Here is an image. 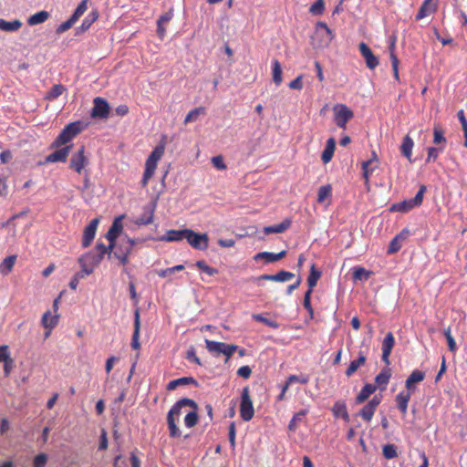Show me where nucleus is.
<instances>
[{
    "instance_id": "obj_1",
    "label": "nucleus",
    "mask_w": 467,
    "mask_h": 467,
    "mask_svg": "<svg viewBox=\"0 0 467 467\" xmlns=\"http://www.w3.org/2000/svg\"><path fill=\"white\" fill-rule=\"evenodd\" d=\"M109 250L102 243H97L92 251L86 253L78 258L80 267L86 273H93L96 266H98L106 254L109 255Z\"/></svg>"
},
{
    "instance_id": "obj_2",
    "label": "nucleus",
    "mask_w": 467,
    "mask_h": 467,
    "mask_svg": "<svg viewBox=\"0 0 467 467\" xmlns=\"http://www.w3.org/2000/svg\"><path fill=\"white\" fill-rule=\"evenodd\" d=\"M135 241L129 236L122 237L111 252V256L119 261V264L125 265L129 263V255L131 253Z\"/></svg>"
},
{
    "instance_id": "obj_3",
    "label": "nucleus",
    "mask_w": 467,
    "mask_h": 467,
    "mask_svg": "<svg viewBox=\"0 0 467 467\" xmlns=\"http://www.w3.org/2000/svg\"><path fill=\"white\" fill-rule=\"evenodd\" d=\"M81 131L80 122H72L67 124L56 138L52 147H60L69 142L76 135Z\"/></svg>"
},
{
    "instance_id": "obj_4",
    "label": "nucleus",
    "mask_w": 467,
    "mask_h": 467,
    "mask_svg": "<svg viewBox=\"0 0 467 467\" xmlns=\"http://www.w3.org/2000/svg\"><path fill=\"white\" fill-rule=\"evenodd\" d=\"M254 415V410L252 399L250 397V390L248 387H244L241 393L240 401V417L244 421H249Z\"/></svg>"
},
{
    "instance_id": "obj_5",
    "label": "nucleus",
    "mask_w": 467,
    "mask_h": 467,
    "mask_svg": "<svg viewBox=\"0 0 467 467\" xmlns=\"http://www.w3.org/2000/svg\"><path fill=\"white\" fill-rule=\"evenodd\" d=\"M334 120L337 126L346 130L347 123L354 117L353 111L345 104H337L333 108Z\"/></svg>"
},
{
    "instance_id": "obj_6",
    "label": "nucleus",
    "mask_w": 467,
    "mask_h": 467,
    "mask_svg": "<svg viewBox=\"0 0 467 467\" xmlns=\"http://www.w3.org/2000/svg\"><path fill=\"white\" fill-rule=\"evenodd\" d=\"M124 217H125L124 214L116 217L106 234V238L109 242V244L108 246H106V248L108 250H109V259L111 258V252H112L113 248L116 246L117 238L122 232V229H123L122 219Z\"/></svg>"
},
{
    "instance_id": "obj_7",
    "label": "nucleus",
    "mask_w": 467,
    "mask_h": 467,
    "mask_svg": "<svg viewBox=\"0 0 467 467\" xmlns=\"http://www.w3.org/2000/svg\"><path fill=\"white\" fill-rule=\"evenodd\" d=\"M185 239L196 250L205 251L208 249L209 237L207 234H198L192 229H187Z\"/></svg>"
},
{
    "instance_id": "obj_8",
    "label": "nucleus",
    "mask_w": 467,
    "mask_h": 467,
    "mask_svg": "<svg viewBox=\"0 0 467 467\" xmlns=\"http://www.w3.org/2000/svg\"><path fill=\"white\" fill-rule=\"evenodd\" d=\"M109 115V105L108 101L100 97H97L93 100V108L91 117L94 119H108Z\"/></svg>"
},
{
    "instance_id": "obj_9",
    "label": "nucleus",
    "mask_w": 467,
    "mask_h": 467,
    "mask_svg": "<svg viewBox=\"0 0 467 467\" xmlns=\"http://www.w3.org/2000/svg\"><path fill=\"white\" fill-rule=\"evenodd\" d=\"M164 143H160L154 148V150L151 151V153L146 160L145 171L151 172L154 174L155 170L157 168V163L164 154Z\"/></svg>"
},
{
    "instance_id": "obj_10",
    "label": "nucleus",
    "mask_w": 467,
    "mask_h": 467,
    "mask_svg": "<svg viewBox=\"0 0 467 467\" xmlns=\"http://www.w3.org/2000/svg\"><path fill=\"white\" fill-rule=\"evenodd\" d=\"M88 164V159L85 156V146L82 145L75 152L69 161V168L78 173H81L83 169Z\"/></svg>"
},
{
    "instance_id": "obj_11",
    "label": "nucleus",
    "mask_w": 467,
    "mask_h": 467,
    "mask_svg": "<svg viewBox=\"0 0 467 467\" xmlns=\"http://www.w3.org/2000/svg\"><path fill=\"white\" fill-rule=\"evenodd\" d=\"M358 50L368 68L373 70L379 66V60L378 57L374 55L372 49L365 42L358 44Z\"/></svg>"
},
{
    "instance_id": "obj_12",
    "label": "nucleus",
    "mask_w": 467,
    "mask_h": 467,
    "mask_svg": "<svg viewBox=\"0 0 467 467\" xmlns=\"http://www.w3.org/2000/svg\"><path fill=\"white\" fill-rule=\"evenodd\" d=\"M381 399L378 396H374L360 410L359 416L366 421H370L374 416V413L379 405Z\"/></svg>"
},
{
    "instance_id": "obj_13",
    "label": "nucleus",
    "mask_w": 467,
    "mask_h": 467,
    "mask_svg": "<svg viewBox=\"0 0 467 467\" xmlns=\"http://www.w3.org/2000/svg\"><path fill=\"white\" fill-rule=\"evenodd\" d=\"M395 345V337L391 332L387 333L386 337H384L382 341V356L381 359L382 361L387 365L389 366V356L391 354L392 348Z\"/></svg>"
},
{
    "instance_id": "obj_14",
    "label": "nucleus",
    "mask_w": 467,
    "mask_h": 467,
    "mask_svg": "<svg viewBox=\"0 0 467 467\" xmlns=\"http://www.w3.org/2000/svg\"><path fill=\"white\" fill-rule=\"evenodd\" d=\"M155 207V202L143 206V213L135 219L134 223L138 226L148 225L151 223L153 221Z\"/></svg>"
},
{
    "instance_id": "obj_15",
    "label": "nucleus",
    "mask_w": 467,
    "mask_h": 467,
    "mask_svg": "<svg viewBox=\"0 0 467 467\" xmlns=\"http://www.w3.org/2000/svg\"><path fill=\"white\" fill-rule=\"evenodd\" d=\"M99 223V218H94L90 221V223L85 227L83 239H82V246L88 247L95 237L97 228Z\"/></svg>"
},
{
    "instance_id": "obj_16",
    "label": "nucleus",
    "mask_w": 467,
    "mask_h": 467,
    "mask_svg": "<svg viewBox=\"0 0 467 467\" xmlns=\"http://www.w3.org/2000/svg\"><path fill=\"white\" fill-rule=\"evenodd\" d=\"M413 392L410 390L400 391L395 398L397 408L403 417L407 415L408 404Z\"/></svg>"
},
{
    "instance_id": "obj_17",
    "label": "nucleus",
    "mask_w": 467,
    "mask_h": 467,
    "mask_svg": "<svg viewBox=\"0 0 467 467\" xmlns=\"http://www.w3.org/2000/svg\"><path fill=\"white\" fill-rule=\"evenodd\" d=\"M72 145H67L46 157V162L53 163V162H65L69 154L70 149Z\"/></svg>"
},
{
    "instance_id": "obj_18",
    "label": "nucleus",
    "mask_w": 467,
    "mask_h": 467,
    "mask_svg": "<svg viewBox=\"0 0 467 467\" xmlns=\"http://www.w3.org/2000/svg\"><path fill=\"white\" fill-rule=\"evenodd\" d=\"M425 379V373L419 369H414L405 381V388L407 390L415 392L417 387L416 383L421 382Z\"/></svg>"
},
{
    "instance_id": "obj_19",
    "label": "nucleus",
    "mask_w": 467,
    "mask_h": 467,
    "mask_svg": "<svg viewBox=\"0 0 467 467\" xmlns=\"http://www.w3.org/2000/svg\"><path fill=\"white\" fill-rule=\"evenodd\" d=\"M437 5L435 0H424L416 15V20H421L424 17L435 13Z\"/></svg>"
},
{
    "instance_id": "obj_20",
    "label": "nucleus",
    "mask_w": 467,
    "mask_h": 467,
    "mask_svg": "<svg viewBox=\"0 0 467 467\" xmlns=\"http://www.w3.org/2000/svg\"><path fill=\"white\" fill-rule=\"evenodd\" d=\"M187 229L182 230H168L164 235L157 238L161 242H179L185 239Z\"/></svg>"
},
{
    "instance_id": "obj_21",
    "label": "nucleus",
    "mask_w": 467,
    "mask_h": 467,
    "mask_svg": "<svg viewBox=\"0 0 467 467\" xmlns=\"http://www.w3.org/2000/svg\"><path fill=\"white\" fill-rule=\"evenodd\" d=\"M177 421H179V420H177V412L171 409L167 415V423L169 433L171 438L181 437L182 435V431L177 427Z\"/></svg>"
},
{
    "instance_id": "obj_22",
    "label": "nucleus",
    "mask_w": 467,
    "mask_h": 467,
    "mask_svg": "<svg viewBox=\"0 0 467 467\" xmlns=\"http://www.w3.org/2000/svg\"><path fill=\"white\" fill-rule=\"evenodd\" d=\"M285 255H286L285 250H283L277 254L271 253V252H260V253H257L254 256V260L259 261V260L265 259V264H270V263H274V262H276V261L284 258Z\"/></svg>"
},
{
    "instance_id": "obj_23",
    "label": "nucleus",
    "mask_w": 467,
    "mask_h": 467,
    "mask_svg": "<svg viewBox=\"0 0 467 467\" xmlns=\"http://www.w3.org/2000/svg\"><path fill=\"white\" fill-rule=\"evenodd\" d=\"M391 378V369L389 366L386 365L385 368L381 369V371L376 376L375 382L377 384V388L380 390H385L389 381Z\"/></svg>"
},
{
    "instance_id": "obj_24",
    "label": "nucleus",
    "mask_w": 467,
    "mask_h": 467,
    "mask_svg": "<svg viewBox=\"0 0 467 467\" xmlns=\"http://www.w3.org/2000/svg\"><path fill=\"white\" fill-rule=\"evenodd\" d=\"M292 224V220L289 218L285 219L278 224L275 225H269L264 227L263 231L265 234H281L286 231L288 228H290Z\"/></svg>"
},
{
    "instance_id": "obj_25",
    "label": "nucleus",
    "mask_w": 467,
    "mask_h": 467,
    "mask_svg": "<svg viewBox=\"0 0 467 467\" xmlns=\"http://www.w3.org/2000/svg\"><path fill=\"white\" fill-rule=\"evenodd\" d=\"M367 358L362 351L358 352V358L350 361L348 368L346 369V376L348 378L351 377L360 367L364 366L366 363Z\"/></svg>"
},
{
    "instance_id": "obj_26",
    "label": "nucleus",
    "mask_w": 467,
    "mask_h": 467,
    "mask_svg": "<svg viewBox=\"0 0 467 467\" xmlns=\"http://www.w3.org/2000/svg\"><path fill=\"white\" fill-rule=\"evenodd\" d=\"M335 149H336V140L334 138H329L327 140L325 150H323V152L321 154V160L325 164L328 163L332 160V158L334 156Z\"/></svg>"
},
{
    "instance_id": "obj_27",
    "label": "nucleus",
    "mask_w": 467,
    "mask_h": 467,
    "mask_svg": "<svg viewBox=\"0 0 467 467\" xmlns=\"http://www.w3.org/2000/svg\"><path fill=\"white\" fill-rule=\"evenodd\" d=\"M140 312L139 310L137 309L134 313V330H133V334H132V338H131V348L133 349H139L140 345V341H139V338H140Z\"/></svg>"
},
{
    "instance_id": "obj_28",
    "label": "nucleus",
    "mask_w": 467,
    "mask_h": 467,
    "mask_svg": "<svg viewBox=\"0 0 467 467\" xmlns=\"http://www.w3.org/2000/svg\"><path fill=\"white\" fill-rule=\"evenodd\" d=\"M188 384H192L195 387H198V385H199L197 380L194 378L182 377V378H179V379L170 381L167 385V389L171 391V390H174L179 386H184V385H188Z\"/></svg>"
},
{
    "instance_id": "obj_29",
    "label": "nucleus",
    "mask_w": 467,
    "mask_h": 467,
    "mask_svg": "<svg viewBox=\"0 0 467 467\" xmlns=\"http://www.w3.org/2000/svg\"><path fill=\"white\" fill-rule=\"evenodd\" d=\"M414 147V141L410 137V135H406L401 142L400 145V152L401 154L408 159L411 162V156H412V149Z\"/></svg>"
},
{
    "instance_id": "obj_30",
    "label": "nucleus",
    "mask_w": 467,
    "mask_h": 467,
    "mask_svg": "<svg viewBox=\"0 0 467 467\" xmlns=\"http://www.w3.org/2000/svg\"><path fill=\"white\" fill-rule=\"evenodd\" d=\"M184 406H189L193 409V410H197L198 405L197 403L191 399L183 398L178 400L171 409L177 412V420H180L181 410Z\"/></svg>"
},
{
    "instance_id": "obj_31",
    "label": "nucleus",
    "mask_w": 467,
    "mask_h": 467,
    "mask_svg": "<svg viewBox=\"0 0 467 467\" xmlns=\"http://www.w3.org/2000/svg\"><path fill=\"white\" fill-rule=\"evenodd\" d=\"M205 345L207 350L213 356V357H219L223 354L224 351V343L223 342H218L213 341L210 339H205Z\"/></svg>"
},
{
    "instance_id": "obj_32",
    "label": "nucleus",
    "mask_w": 467,
    "mask_h": 467,
    "mask_svg": "<svg viewBox=\"0 0 467 467\" xmlns=\"http://www.w3.org/2000/svg\"><path fill=\"white\" fill-rule=\"evenodd\" d=\"M377 389V386L367 383L363 386L360 392L358 394L356 398V402L358 404L363 403L372 393H374Z\"/></svg>"
},
{
    "instance_id": "obj_33",
    "label": "nucleus",
    "mask_w": 467,
    "mask_h": 467,
    "mask_svg": "<svg viewBox=\"0 0 467 467\" xmlns=\"http://www.w3.org/2000/svg\"><path fill=\"white\" fill-rule=\"evenodd\" d=\"M354 281L366 282L373 275L372 271L367 270L361 266H355L352 268Z\"/></svg>"
},
{
    "instance_id": "obj_34",
    "label": "nucleus",
    "mask_w": 467,
    "mask_h": 467,
    "mask_svg": "<svg viewBox=\"0 0 467 467\" xmlns=\"http://www.w3.org/2000/svg\"><path fill=\"white\" fill-rule=\"evenodd\" d=\"M58 323V316L51 315L50 311L44 313L41 324L46 329L52 330Z\"/></svg>"
},
{
    "instance_id": "obj_35",
    "label": "nucleus",
    "mask_w": 467,
    "mask_h": 467,
    "mask_svg": "<svg viewBox=\"0 0 467 467\" xmlns=\"http://www.w3.org/2000/svg\"><path fill=\"white\" fill-rule=\"evenodd\" d=\"M416 206L412 202L411 199L404 200L400 202L393 203L390 207V212L408 213Z\"/></svg>"
},
{
    "instance_id": "obj_36",
    "label": "nucleus",
    "mask_w": 467,
    "mask_h": 467,
    "mask_svg": "<svg viewBox=\"0 0 467 467\" xmlns=\"http://www.w3.org/2000/svg\"><path fill=\"white\" fill-rule=\"evenodd\" d=\"M308 413V410L303 409L298 412L295 413L288 424V430L295 432L297 429V424L302 422L306 415Z\"/></svg>"
},
{
    "instance_id": "obj_37",
    "label": "nucleus",
    "mask_w": 467,
    "mask_h": 467,
    "mask_svg": "<svg viewBox=\"0 0 467 467\" xmlns=\"http://www.w3.org/2000/svg\"><path fill=\"white\" fill-rule=\"evenodd\" d=\"M49 16V13L47 11L43 10L30 16L27 19V24L29 26L39 25L46 22Z\"/></svg>"
},
{
    "instance_id": "obj_38",
    "label": "nucleus",
    "mask_w": 467,
    "mask_h": 467,
    "mask_svg": "<svg viewBox=\"0 0 467 467\" xmlns=\"http://www.w3.org/2000/svg\"><path fill=\"white\" fill-rule=\"evenodd\" d=\"M22 26L20 20L6 21L0 18V30L5 32L17 31Z\"/></svg>"
},
{
    "instance_id": "obj_39",
    "label": "nucleus",
    "mask_w": 467,
    "mask_h": 467,
    "mask_svg": "<svg viewBox=\"0 0 467 467\" xmlns=\"http://www.w3.org/2000/svg\"><path fill=\"white\" fill-rule=\"evenodd\" d=\"M321 274V271L317 269L315 264H313L310 267V273L307 277L308 290L313 291V288L317 285Z\"/></svg>"
},
{
    "instance_id": "obj_40",
    "label": "nucleus",
    "mask_w": 467,
    "mask_h": 467,
    "mask_svg": "<svg viewBox=\"0 0 467 467\" xmlns=\"http://www.w3.org/2000/svg\"><path fill=\"white\" fill-rule=\"evenodd\" d=\"M273 81L276 86L282 83V67L277 59L272 61Z\"/></svg>"
},
{
    "instance_id": "obj_41",
    "label": "nucleus",
    "mask_w": 467,
    "mask_h": 467,
    "mask_svg": "<svg viewBox=\"0 0 467 467\" xmlns=\"http://www.w3.org/2000/svg\"><path fill=\"white\" fill-rule=\"evenodd\" d=\"M66 91V88L62 84L54 85L47 93L45 99L47 100H55Z\"/></svg>"
},
{
    "instance_id": "obj_42",
    "label": "nucleus",
    "mask_w": 467,
    "mask_h": 467,
    "mask_svg": "<svg viewBox=\"0 0 467 467\" xmlns=\"http://www.w3.org/2000/svg\"><path fill=\"white\" fill-rule=\"evenodd\" d=\"M377 160V155L373 152V158L362 162V176L365 179V182L368 183L369 177L374 171V168H369L373 161Z\"/></svg>"
},
{
    "instance_id": "obj_43",
    "label": "nucleus",
    "mask_w": 467,
    "mask_h": 467,
    "mask_svg": "<svg viewBox=\"0 0 467 467\" xmlns=\"http://www.w3.org/2000/svg\"><path fill=\"white\" fill-rule=\"evenodd\" d=\"M332 196V186L330 184H326L321 186L318 189L317 192V202L322 203L327 198Z\"/></svg>"
},
{
    "instance_id": "obj_44",
    "label": "nucleus",
    "mask_w": 467,
    "mask_h": 467,
    "mask_svg": "<svg viewBox=\"0 0 467 467\" xmlns=\"http://www.w3.org/2000/svg\"><path fill=\"white\" fill-rule=\"evenodd\" d=\"M206 110L204 107H198L192 109L185 117L184 123H190L196 121L200 115L205 114Z\"/></svg>"
},
{
    "instance_id": "obj_45",
    "label": "nucleus",
    "mask_w": 467,
    "mask_h": 467,
    "mask_svg": "<svg viewBox=\"0 0 467 467\" xmlns=\"http://www.w3.org/2000/svg\"><path fill=\"white\" fill-rule=\"evenodd\" d=\"M16 255H9L7 257H5L4 259V261L2 262V264L0 265V271L2 274H7L9 273L15 263H16Z\"/></svg>"
},
{
    "instance_id": "obj_46",
    "label": "nucleus",
    "mask_w": 467,
    "mask_h": 467,
    "mask_svg": "<svg viewBox=\"0 0 467 467\" xmlns=\"http://www.w3.org/2000/svg\"><path fill=\"white\" fill-rule=\"evenodd\" d=\"M252 317H253L254 320H255L257 322H261V323L268 326L269 327H272V328H275V329L279 327V324L276 321L269 319V318H266V317H265L261 314H254L252 316Z\"/></svg>"
},
{
    "instance_id": "obj_47",
    "label": "nucleus",
    "mask_w": 467,
    "mask_h": 467,
    "mask_svg": "<svg viewBox=\"0 0 467 467\" xmlns=\"http://www.w3.org/2000/svg\"><path fill=\"white\" fill-rule=\"evenodd\" d=\"M383 456L388 459H394L398 456L397 446L395 444H386L382 448Z\"/></svg>"
},
{
    "instance_id": "obj_48",
    "label": "nucleus",
    "mask_w": 467,
    "mask_h": 467,
    "mask_svg": "<svg viewBox=\"0 0 467 467\" xmlns=\"http://www.w3.org/2000/svg\"><path fill=\"white\" fill-rule=\"evenodd\" d=\"M444 150V146H441V147H429L427 151H428V156H427V159H426V162H431V161H435L438 157H439V154L441 152H442Z\"/></svg>"
},
{
    "instance_id": "obj_49",
    "label": "nucleus",
    "mask_w": 467,
    "mask_h": 467,
    "mask_svg": "<svg viewBox=\"0 0 467 467\" xmlns=\"http://www.w3.org/2000/svg\"><path fill=\"white\" fill-rule=\"evenodd\" d=\"M433 143L436 145H444L446 143V138L444 137L443 130L440 126H435L433 129Z\"/></svg>"
},
{
    "instance_id": "obj_50",
    "label": "nucleus",
    "mask_w": 467,
    "mask_h": 467,
    "mask_svg": "<svg viewBox=\"0 0 467 467\" xmlns=\"http://www.w3.org/2000/svg\"><path fill=\"white\" fill-rule=\"evenodd\" d=\"M88 1V0H82L75 9L74 13L71 15L70 17L73 18L76 22L87 11Z\"/></svg>"
},
{
    "instance_id": "obj_51",
    "label": "nucleus",
    "mask_w": 467,
    "mask_h": 467,
    "mask_svg": "<svg viewBox=\"0 0 467 467\" xmlns=\"http://www.w3.org/2000/svg\"><path fill=\"white\" fill-rule=\"evenodd\" d=\"M457 117L459 119V121L461 122L462 131H463V136H464L463 145H464V147L467 148V119L465 118V115H464V112L462 109L458 111Z\"/></svg>"
},
{
    "instance_id": "obj_52",
    "label": "nucleus",
    "mask_w": 467,
    "mask_h": 467,
    "mask_svg": "<svg viewBox=\"0 0 467 467\" xmlns=\"http://www.w3.org/2000/svg\"><path fill=\"white\" fill-rule=\"evenodd\" d=\"M347 410V405L343 400H337L332 407L333 415L336 418L341 417L342 413Z\"/></svg>"
},
{
    "instance_id": "obj_53",
    "label": "nucleus",
    "mask_w": 467,
    "mask_h": 467,
    "mask_svg": "<svg viewBox=\"0 0 467 467\" xmlns=\"http://www.w3.org/2000/svg\"><path fill=\"white\" fill-rule=\"evenodd\" d=\"M198 422V414L196 410L189 412L184 418V424L187 428H192Z\"/></svg>"
},
{
    "instance_id": "obj_54",
    "label": "nucleus",
    "mask_w": 467,
    "mask_h": 467,
    "mask_svg": "<svg viewBox=\"0 0 467 467\" xmlns=\"http://www.w3.org/2000/svg\"><path fill=\"white\" fill-rule=\"evenodd\" d=\"M294 277L295 274L289 271L281 270L275 274V282H287L292 280Z\"/></svg>"
},
{
    "instance_id": "obj_55",
    "label": "nucleus",
    "mask_w": 467,
    "mask_h": 467,
    "mask_svg": "<svg viewBox=\"0 0 467 467\" xmlns=\"http://www.w3.org/2000/svg\"><path fill=\"white\" fill-rule=\"evenodd\" d=\"M444 336L446 337L450 351L455 352L457 350V345L451 334V327H447L446 329H444Z\"/></svg>"
},
{
    "instance_id": "obj_56",
    "label": "nucleus",
    "mask_w": 467,
    "mask_h": 467,
    "mask_svg": "<svg viewBox=\"0 0 467 467\" xmlns=\"http://www.w3.org/2000/svg\"><path fill=\"white\" fill-rule=\"evenodd\" d=\"M426 190H427V188L425 185H420L416 195L413 198H411V201L416 207H419L421 205L422 201H423V195H424Z\"/></svg>"
},
{
    "instance_id": "obj_57",
    "label": "nucleus",
    "mask_w": 467,
    "mask_h": 467,
    "mask_svg": "<svg viewBox=\"0 0 467 467\" xmlns=\"http://www.w3.org/2000/svg\"><path fill=\"white\" fill-rule=\"evenodd\" d=\"M311 14L318 16L324 12V2L323 0H317L309 8Z\"/></svg>"
},
{
    "instance_id": "obj_58",
    "label": "nucleus",
    "mask_w": 467,
    "mask_h": 467,
    "mask_svg": "<svg viewBox=\"0 0 467 467\" xmlns=\"http://www.w3.org/2000/svg\"><path fill=\"white\" fill-rule=\"evenodd\" d=\"M76 23V21L69 17L67 21L63 22L62 24H60L57 29H56V33L60 35L64 32H66L67 30H68L69 28L72 27V26Z\"/></svg>"
},
{
    "instance_id": "obj_59",
    "label": "nucleus",
    "mask_w": 467,
    "mask_h": 467,
    "mask_svg": "<svg viewBox=\"0 0 467 467\" xmlns=\"http://www.w3.org/2000/svg\"><path fill=\"white\" fill-rule=\"evenodd\" d=\"M401 241L398 240V238L394 237L388 247L387 253L388 254H393L397 252H399L401 248L400 244Z\"/></svg>"
},
{
    "instance_id": "obj_60",
    "label": "nucleus",
    "mask_w": 467,
    "mask_h": 467,
    "mask_svg": "<svg viewBox=\"0 0 467 467\" xmlns=\"http://www.w3.org/2000/svg\"><path fill=\"white\" fill-rule=\"evenodd\" d=\"M317 27L318 30L322 29L326 32L327 34V43H330L331 40L333 39L334 37V35L332 33V30L327 26V25L324 22H318L317 24Z\"/></svg>"
},
{
    "instance_id": "obj_61",
    "label": "nucleus",
    "mask_w": 467,
    "mask_h": 467,
    "mask_svg": "<svg viewBox=\"0 0 467 467\" xmlns=\"http://www.w3.org/2000/svg\"><path fill=\"white\" fill-rule=\"evenodd\" d=\"M109 441H108V435L105 429L101 430L100 437H99V451H105L108 448Z\"/></svg>"
},
{
    "instance_id": "obj_62",
    "label": "nucleus",
    "mask_w": 467,
    "mask_h": 467,
    "mask_svg": "<svg viewBox=\"0 0 467 467\" xmlns=\"http://www.w3.org/2000/svg\"><path fill=\"white\" fill-rule=\"evenodd\" d=\"M186 358L190 362H193L199 366H202V362L200 358L196 356L195 349L193 347H191L190 349L186 353Z\"/></svg>"
},
{
    "instance_id": "obj_63",
    "label": "nucleus",
    "mask_w": 467,
    "mask_h": 467,
    "mask_svg": "<svg viewBox=\"0 0 467 467\" xmlns=\"http://www.w3.org/2000/svg\"><path fill=\"white\" fill-rule=\"evenodd\" d=\"M47 461V456L45 453L37 454L34 459V467H45Z\"/></svg>"
},
{
    "instance_id": "obj_64",
    "label": "nucleus",
    "mask_w": 467,
    "mask_h": 467,
    "mask_svg": "<svg viewBox=\"0 0 467 467\" xmlns=\"http://www.w3.org/2000/svg\"><path fill=\"white\" fill-rule=\"evenodd\" d=\"M212 163L213 165L220 171H223L226 169V165L224 163V161L222 156H214L212 158Z\"/></svg>"
}]
</instances>
